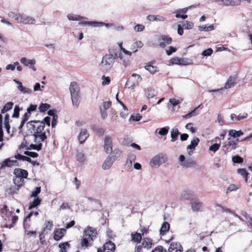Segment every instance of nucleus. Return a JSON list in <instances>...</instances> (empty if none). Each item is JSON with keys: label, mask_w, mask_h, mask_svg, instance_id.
I'll use <instances>...</instances> for the list:
<instances>
[{"label": "nucleus", "mask_w": 252, "mask_h": 252, "mask_svg": "<svg viewBox=\"0 0 252 252\" xmlns=\"http://www.w3.org/2000/svg\"><path fill=\"white\" fill-rule=\"evenodd\" d=\"M97 234L96 228L88 226L84 230L83 236L81 241V246L88 248L92 246L94 240L96 238Z\"/></svg>", "instance_id": "1"}, {"label": "nucleus", "mask_w": 252, "mask_h": 252, "mask_svg": "<svg viewBox=\"0 0 252 252\" xmlns=\"http://www.w3.org/2000/svg\"><path fill=\"white\" fill-rule=\"evenodd\" d=\"M115 58L112 54H106L102 58L100 66L103 71L109 70L114 63Z\"/></svg>", "instance_id": "2"}, {"label": "nucleus", "mask_w": 252, "mask_h": 252, "mask_svg": "<svg viewBox=\"0 0 252 252\" xmlns=\"http://www.w3.org/2000/svg\"><path fill=\"white\" fill-rule=\"evenodd\" d=\"M9 15L12 16L15 20L19 23L24 24H34L35 22V20L34 18L20 13L15 14L13 12H11L9 14Z\"/></svg>", "instance_id": "3"}, {"label": "nucleus", "mask_w": 252, "mask_h": 252, "mask_svg": "<svg viewBox=\"0 0 252 252\" xmlns=\"http://www.w3.org/2000/svg\"><path fill=\"white\" fill-rule=\"evenodd\" d=\"M141 242V245L135 247V252H141L143 248L147 250L150 249L153 245V240L150 238L144 237Z\"/></svg>", "instance_id": "4"}, {"label": "nucleus", "mask_w": 252, "mask_h": 252, "mask_svg": "<svg viewBox=\"0 0 252 252\" xmlns=\"http://www.w3.org/2000/svg\"><path fill=\"white\" fill-rule=\"evenodd\" d=\"M32 125L33 129V134H42L45 133L43 132L44 129V123H40L39 121H31L28 123Z\"/></svg>", "instance_id": "5"}, {"label": "nucleus", "mask_w": 252, "mask_h": 252, "mask_svg": "<svg viewBox=\"0 0 252 252\" xmlns=\"http://www.w3.org/2000/svg\"><path fill=\"white\" fill-rule=\"evenodd\" d=\"M230 140V139H228ZM239 142V139H237L236 140H229L227 143H224L222 146V150L225 153L227 154L232 150H235L237 148V143Z\"/></svg>", "instance_id": "6"}, {"label": "nucleus", "mask_w": 252, "mask_h": 252, "mask_svg": "<svg viewBox=\"0 0 252 252\" xmlns=\"http://www.w3.org/2000/svg\"><path fill=\"white\" fill-rule=\"evenodd\" d=\"M167 159L166 156L162 154L158 155L154 157L151 161V164L153 166H159L160 164L164 163Z\"/></svg>", "instance_id": "7"}, {"label": "nucleus", "mask_w": 252, "mask_h": 252, "mask_svg": "<svg viewBox=\"0 0 252 252\" xmlns=\"http://www.w3.org/2000/svg\"><path fill=\"white\" fill-rule=\"evenodd\" d=\"M159 40H161L159 43V46L162 48H164L167 45L170 44L172 42V38L166 35H160Z\"/></svg>", "instance_id": "8"}, {"label": "nucleus", "mask_w": 252, "mask_h": 252, "mask_svg": "<svg viewBox=\"0 0 252 252\" xmlns=\"http://www.w3.org/2000/svg\"><path fill=\"white\" fill-rule=\"evenodd\" d=\"M112 140L111 137L106 135L104 138V149L107 153H110L112 151Z\"/></svg>", "instance_id": "9"}, {"label": "nucleus", "mask_w": 252, "mask_h": 252, "mask_svg": "<svg viewBox=\"0 0 252 252\" xmlns=\"http://www.w3.org/2000/svg\"><path fill=\"white\" fill-rule=\"evenodd\" d=\"M27 142H26L25 143L23 142L21 145V147L22 148H25V149L27 150H30L31 149L35 150L37 151H40L42 149V143H39L37 144V143H35L34 144H31L29 146L27 145Z\"/></svg>", "instance_id": "10"}, {"label": "nucleus", "mask_w": 252, "mask_h": 252, "mask_svg": "<svg viewBox=\"0 0 252 252\" xmlns=\"http://www.w3.org/2000/svg\"><path fill=\"white\" fill-rule=\"evenodd\" d=\"M17 161L16 160H10L7 158L3 160L0 164V170L4 169L6 167H11L14 165H17Z\"/></svg>", "instance_id": "11"}, {"label": "nucleus", "mask_w": 252, "mask_h": 252, "mask_svg": "<svg viewBox=\"0 0 252 252\" xmlns=\"http://www.w3.org/2000/svg\"><path fill=\"white\" fill-rule=\"evenodd\" d=\"M66 230L65 228H58L54 231V239L56 241H59L66 234Z\"/></svg>", "instance_id": "12"}, {"label": "nucleus", "mask_w": 252, "mask_h": 252, "mask_svg": "<svg viewBox=\"0 0 252 252\" xmlns=\"http://www.w3.org/2000/svg\"><path fill=\"white\" fill-rule=\"evenodd\" d=\"M183 248L182 246L177 243L172 242L170 244L167 252H182Z\"/></svg>", "instance_id": "13"}, {"label": "nucleus", "mask_w": 252, "mask_h": 252, "mask_svg": "<svg viewBox=\"0 0 252 252\" xmlns=\"http://www.w3.org/2000/svg\"><path fill=\"white\" fill-rule=\"evenodd\" d=\"M71 96L80 94V89L76 82H72L69 87Z\"/></svg>", "instance_id": "14"}, {"label": "nucleus", "mask_w": 252, "mask_h": 252, "mask_svg": "<svg viewBox=\"0 0 252 252\" xmlns=\"http://www.w3.org/2000/svg\"><path fill=\"white\" fill-rule=\"evenodd\" d=\"M116 159V158L111 156H108L102 164V168L103 169H109L112 165L113 161Z\"/></svg>", "instance_id": "15"}, {"label": "nucleus", "mask_w": 252, "mask_h": 252, "mask_svg": "<svg viewBox=\"0 0 252 252\" xmlns=\"http://www.w3.org/2000/svg\"><path fill=\"white\" fill-rule=\"evenodd\" d=\"M32 135L34 137V142L37 144L42 143L41 142H44L47 139V136L45 133L33 134Z\"/></svg>", "instance_id": "16"}, {"label": "nucleus", "mask_w": 252, "mask_h": 252, "mask_svg": "<svg viewBox=\"0 0 252 252\" xmlns=\"http://www.w3.org/2000/svg\"><path fill=\"white\" fill-rule=\"evenodd\" d=\"M14 174L17 177H20L22 179L27 178L28 176V172L25 169L20 168L15 169L14 171Z\"/></svg>", "instance_id": "17"}, {"label": "nucleus", "mask_w": 252, "mask_h": 252, "mask_svg": "<svg viewBox=\"0 0 252 252\" xmlns=\"http://www.w3.org/2000/svg\"><path fill=\"white\" fill-rule=\"evenodd\" d=\"M89 136L87 129H83L81 130L78 138L80 144L83 143Z\"/></svg>", "instance_id": "18"}, {"label": "nucleus", "mask_w": 252, "mask_h": 252, "mask_svg": "<svg viewBox=\"0 0 252 252\" xmlns=\"http://www.w3.org/2000/svg\"><path fill=\"white\" fill-rule=\"evenodd\" d=\"M104 252H114L115 244L111 241L106 242L103 246Z\"/></svg>", "instance_id": "19"}, {"label": "nucleus", "mask_w": 252, "mask_h": 252, "mask_svg": "<svg viewBox=\"0 0 252 252\" xmlns=\"http://www.w3.org/2000/svg\"><path fill=\"white\" fill-rule=\"evenodd\" d=\"M191 205L193 211L195 212H198L200 211L201 208L202 207V203L199 201L198 198L195 199L194 201H192L191 202Z\"/></svg>", "instance_id": "20"}, {"label": "nucleus", "mask_w": 252, "mask_h": 252, "mask_svg": "<svg viewBox=\"0 0 252 252\" xmlns=\"http://www.w3.org/2000/svg\"><path fill=\"white\" fill-rule=\"evenodd\" d=\"M131 241L137 244H139L142 240V234L138 232H132L131 234Z\"/></svg>", "instance_id": "21"}, {"label": "nucleus", "mask_w": 252, "mask_h": 252, "mask_svg": "<svg viewBox=\"0 0 252 252\" xmlns=\"http://www.w3.org/2000/svg\"><path fill=\"white\" fill-rule=\"evenodd\" d=\"M16 82L18 85V89L22 93L24 94H30L32 93V90L23 86L21 82L16 81Z\"/></svg>", "instance_id": "22"}, {"label": "nucleus", "mask_w": 252, "mask_h": 252, "mask_svg": "<svg viewBox=\"0 0 252 252\" xmlns=\"http://www.w3.org/2000/svg\"><path fill=\"white\" fill-rule=\"evenodd\" d=\"M170 62L173 64L186 65V61L183 58L174 57L170 59Z\"/></svg>", "instance_id": "23"}, {"label": "nucleus", "mask_w": 252, "mask_h": 252, "mask_svg": "<svg viewBox=\"0 0 252 252\" xmlns=\"http://www.w3.org/2000/svg\"><path fill=\"white\" fill-rule=\"evenodd\" d=\"M145 68L151 74H155L158 71V68L157 66L153 65L152 63H148Z\"/></svg>", "instance_id": "24"}, {"label": "nucleus", "mask_w": 252, "mask_h": 252, "mask_svg": "<svg viewBox=\"0 0 252 252\" xmlns=\"http://www.w3.org/2000/svg\"><path fill=\"white\" fill-rule=\"evenodd\" d=\"M72 105L76 108H78L81 102V97L80 94L77 95H74L71 96Z\"/></svg>", "instance_id": "25"}, {"label": "nucleus", "mask_w": 252, "mask_h": 252, "mask_svg": "<svg viewBox=\"0 0 252 252\" xmlns=\"http://www.w3.org/2000/svg\"><path fill=\"white\" fill-rule=\"evenodd\" d=\"M248 114L247 113L244 112L243 114H240L238 115H236L235 114H232L230 116L231 119L232 121L236 120L238 121H239L241 120H243L248 117Z\"/></svg>", "instance_id": "26"}, {"label": "nucleus", "mask_w": 252, "mask_h": 252, "mask_svg": "<svg viewBox=\"0 0 252 252\" xmlns=\"http://www.w3.org/2000/svg\"><path fill=\"white\" fill-rule=\"evenodd\" d=\"M147 19L150 21H164L166 20L164 17L160 15H149Z\"/></svg>", "instance_id": "27"}, {"label": "nucleus", "mask_w": 252, "mask_h": 252, "mask_svg": "<svg viewBox=\"0 0 252 252\" xmlns=\"http://www.w3.org/2000/svg\"><path fill=\"white\" fill-rule=\"evenodd\" d=\"M243 134L244 133L241 130L237 131L235 129H230L228 131V135L233 138L239 137L243 135Z\"/></svg>", "instance_id": "28"}, {"label": "nucleus", "mask_w": 252, "mask_h": 252, "mask_svg": "<svg viewBox=\"0 0 252 252\" xmlns=\"http://www.w3.org/2000/svg\"><path fill=\"white\" fill-rule=\"evenodd\" d=\"M79 25H89L92 27H100L103 25V23L102 22H79Z\"/></svg>", "instance_id": "29"}, {"label": "nucleus", "mask_w": 252, "mask_h": 252, "mask_svg": "<svg viewBox=\"0 0 252 252\" xmlns=\"http://www.w3.org/2000/svg\"><path fill=\"white\" fill-rule=\"evenodd\" d=\"M170 228V224L167 221H164L161 225L160 229V234L161 235H164L166 232L168 231Z\"/></svg>", "instance_id": "30"}, {"label": "nucleus", "mask_w": 252, "mask_h": 252, "mask_svg": "<svg viewBox=\"0 0 252 252\" xmlns=\"http://www.w3.org/2000/svg\"><path fill=\"white\" fill-rule=\"evenodd\" d=\"M220 1L226 6L239 5V0H220Z\"/></svg>", "instance_id": "31"}, {"label": "nucleus", "mask_w": 252, "mask_h": 252, "mask_svg": "<svg viewBox=\"0 0 252 252\" xmlns=\"http://www.w3.org/2000/svg\"><path fill=\"white\" fill-rule=\"evenodd\" d=\"M143 45V43L141 41H137L131 45L130 49L133 53H135L137 51L138 48H141Z\"/></svg>", "instance_id": "32"}, {"label": "nucleus", "mask_w": 252, "mask_h": 252, "mask_svg": "<svg viewBox=\"0 0 252 252\" xmlns=\"http://www.w3.org/2000/svg\"><path fill=\"white\" fill-rule=\"evenodd\" d=\"M13 182L15 185L18 188V189L23 186L25 183L24 180L20 177H17L16 176L15 178L13 179Z\"/></svg>", "instance_id": "33"}, {"label": "nucleus", "mask_w": 252, "mask_h": 252, "mask_svg": "<svg viewBox=\"0 0 252 252\" xmlns=\"http://www.w3.org/2000/svg\"><path fill=\"white\" fill-rule=\"evenodd\" d=\"M156 94L157 93L155 91V90L153 88H152L151 87L148 88L145 90V95L148 98L153 97L154 96L156 95Z\"/></svg>", "instance_id": "34"}, {"label": "nucleus", "mask_w": 252, "mask_h": 252, "mask_svg": "<svg viewBox=\"0 0 252 252\" xmlns=\"http://www.w3.org/2000/svg\"><path fill=\"white\" fill-rule=\"evenodd\" d=\"M21 63L26 66H29L30 65H34L35 63V60L34 59L28 60L25 57H23L20 60Z\"/></svg>", "instance_id": "35"}, {"label": "nucleus", "mask_w": 252, "mask_h": 252, "mask_svg": "<svg viewBox=\"0 0 252 252\" xmlns=\"http://www.w3.org/2000/svg\"><path fill=\"white\" fill-rule=\"evenodd\" d=\"M180 134L178 128H173L171 131V142H175Z\"/></svg>", "instance_id": "36"}, {"label": "nucleus", "mask_w": 252, "mask_h": 252, "mask_svg": "<svg viewBox=\"0 0 252 252\" xmlns=\"http://www.w3.org/2000/svg\"><path fill=\"white\" fill-rule=\"evenodd\" d=\"M41 202V199L39 197L35 198L33 201L30 204L29 210H31L38 206Z\"/></svg>", "instance_id": "37"}, {"label": "nucleus", "mask_w": 252, "mask_h": 252, "mask_svg": "<svg viewBox=\"0 0 252 252\" xmlns=\"http://www.w3.org/2000/svg\"><path fill=\"white\" fill-rule=\"evenodd\" d=\"M13 105L14 103L12 102H8L6 103L4 105L3 108L1 109V113L2 114H4L6 112L8 111L9 110H11L12 108Z\"/></svg>", "instance_id": "38"}, {"label": "nucleus", "mask_w": 252, "mask_h": 252, "mask_svg": "<svg viewBox=\"0 0 252 252\" xmlns=\"http://www.w3.org/2000/svg\"><path fill=\"white\" fill-rule=\"evenodd\" d=\"M199 142V139L197 137H195L193 140L191 141L190 144L187 146L188 149H193L197 145Z\"/></svg>", "instance_id": "39"}, {"label": "nucleus", "mask_w": 252, "mask_h": 252, "mask_svg": "<svg viewBox=\"0 0 252 252\" xmlns=\"http://www.w3.org/2000/svg\"><path fill=\"white\" fill-rule=\"evenodd\" d=\"M235 84L234 79L232 77H229L227 79L224 88L229 89L233 87Z\"/></svg>", "instance_id": "40"}, {"label": "nucleus", "mask_w": 252, "mask_h": 252, "mask_svg": "<svg viewBox=\"0 0 252 252\" xmlns=\"http://www.w3.org/2000/svg\"><path fill=\"white\" fill-rule=\"evenodd\" d=\"M135 85L136 83L133 80V78L132 77L128 79L126 84V87L130 89H134Z\"/></svg>", "instance_id": "41"}, {"label": "nucleus", "mask_w": 252, "mask_h": 252, "mask_svg": "<svg viewBox=\"0 0 252 252\" xmlns=\"http://www.w3.org/2000/svg\"><path fill=\"white\" fill-rule=\"evenodd\" d=\"M182 26L186 29H191L194 26L193 22L188 21H184L181 22Z\"/></svg>", "instance_id": "42"}, {"label": "nucleus", "mask_w": 252, "mask_h": 252, "mask_svg": "<svg viewBox=\"0 0 252 252\" xmlns=\"http://www.w3.org/2000/svg\"><path fill=\"white\" fill-rule=\"evenodd\" d=\"M237 172L243 176L246 182H247L248 172L245 168H239L237 170Z\"/></svg>", "instance_id": "43"}, {"label": "nucleus", "mask_w": 252, "mask_h": 252, "mask_svg": "<svg viewBox=\"0 0 252 252\" xmlns=\"http://www.w3.org/2000/svg\"><path fill=\"white\" fill-rule=\"evenodd\" d=\"M50 107L51 105L49 104L42 103L38 107V109L40 112H45Z\"/></svg>", "instance_id": "44"}, {"label": "nucleus", "mask_w": 252, "mask_h": 252, "mask_svg": "<svg viewBox=\"0 0 252 252\" xmlns=\"http://www.w3.org/2000/svg\"><path fill=\"white\" fill-rule=\"evenodd\" d=\"M0 210L1 213L5 215L6 217L10 216L12 214V212L9 211L8 207L6 205H3Z\"/></svg>", "instance_id": "45"}, {"label": "nucleus", "mask_w": 252, "mask_h": 252, "mask_svg": "<svg viewBox=\"0 0 252 252\" xmlns=\"http://www.w3.org/2000/svg\"><path fill=\"white\" fill-rule=\"evenodd\" d=\"M67 17L69 20L72 21H79L82 18V16L73 14H68Z\"/></svg>", "instance_id": "46"}, {"label": "nucleus", "mask_w": 252, "mask_h": 252, "mask_svg": "<svg viewBox=\"0 0 252 252\" xmlns=\"http://www.w3.org/2000/svg\"><path fill=\"white\" fill-rule=\"evenodd\" d=\"M15 158L17 159H18L19 160H22L23 161H27L28 162H32L31 158L28 157V156H24L23 155H21L20 154H17L15 155Z\"/></svg>", "instance_id": "47"}, {"label": "nucleus", "mask_w": 252, "mask_h": 252, "mask_svg": "<svg viewBox=\"0 0 252 252\" xmlns=\"http://www.w3.org/2000/svg\"><path fill=\"white\" fill-rule=\"evenodd\" d=\"M59 247L61 249V252H66V249L67 248L70 247V245L67 242H66L60 244Z\"/></svg>", "instance_id": "48"}, {"label": "nucleus", "mask_w": 252, "mask_h": 252, "mask_svg": "<svg viewBox=\"0 0 252 252\" xmlns=\"http://www.w3.org/2000/svg\"><path fill=\"white\" fill-rule=\"evenodd\" d=\"M41 192V187H37L35 188H34V190L32 192V193L31 194V197H38L37 195L38 194H39Z\"/></svg>", "instance_id": "49"}, {"label": "nucleus", "mask_w": 252, "mask_h": 252, "mask_svg": "<svg viewBox=\"0 0 252 252\" xmlns=\"http://www.w3.org/2000/svg\"><path fill=\"white\" fill-rule=\"evenodd\" d=\"M18 190V188L16 186H12L7 189L6 191L9 194H13L14 193H16Z\"/></svg>", "instance_id": "50"}, {"label": "nucleus", "mask_w": 252, "mask_h": 252, "mask_svg": "<svg viewBox=\"0 0 252 252\" xmlns=\"http://www.w3.org/2000/svg\"><path fill=\"white\" fill-rule=\"evenodd\" d=\"M187 9H182L178 12V13L176 14L175 17L176 18H181L183 19H185L187 18L188 15L183 14L182 16H180V13H186L187 12Z\"/></svg>", "instance_id": "51"}, {"label": "nucleus", "mask_w": 252, "mask_h": 252, "mask_svg": "<svg viewBox=\"0 0 252 252\" xmlns=\"http://www.w3.org/2000/svg\"><path fill=\"white\" fill-rule=\"evenodd\" d=\"M53 227V223L52 221H46L45 223V226L43 228L44 231L46 230H51Z\"/></svg>", "instance_id": "52"}, {"label": "nucleus", "mask_w": 252, "mask_h": 252, "mask_svg": "<svg viewBox=\"0 0 252 252\" xmlns=\"http://www.w3.org/2000/svg\"><path fill=\"white\" fill-rule=\"evenodd\" d=\"M169 129V127L168 126L164 127L159 130L158 133L161 135H166L168 133Z\"/></svg>", "instance_id": "53"}, {"label": "nucleus", "mask_w": 252, "mask_h": 252, "mask_svg": "<svg viewBox=\"0 0 252 252\" xmlns=\"http://www.w3.org/2000/svg\"><path fill=\"white\" fill-rule=\"evenodd\" d=\"M76 159L79 162L84 161L85 159V157L84 154H83L81 152L77 153V154L76 155Z\"/></svg>", "instance_id": "54"}, {"label": "nucleus", "mask_w": 252, "mask_h": 252, "mask_svg": "<svg viewBox=\"0 0 252 252\" xmlns=\"http://www.w3.org/2000/svg\"><path fill=\"white\" fill-rule=\"evenodd\" d=\"M152 252H167L166 249H164L162 246H158L156 247Z\"/></svg>", "instance_id": "55"}, {"label": "nucleus", "mask_w": 252, "mask_h": 252, "mask_svg": "<svg viewBox=\"0 0 252 252\" xmlns=\"http://www.w3.org/2000/svg\"><path fill=\"white\" fill-rule=\"evenodd\" d=\"M24 154L33 158H37L38 156V154L37 153L28 151H25Z\"/></svg>", "instance_id": "56"}, {"label": "nucleus", "mask_w": 252, "mask_h": 252, "mask_svg": "<svg viewBox=\"0 0 252 252\" xmlns=\"http://www.w3.org/2000/svg\"><path fill=\"white\" fill-rule=\"evenodd\" d=\"M232 161L234 163H241L243 162V159L239 156H236L232 158Z\"/></svg>", "instance_id": "57"}, {"label": "nucleus", "mask_w": 252, "mask_h": 252, "mask_svg": "<svg viewBox=\"0 0 252 252\" xmlns=\"http://www.w3.org/2000/svg\"><path fill=\"white\" fill-rule=\"evenodd\" d=\"M20 108L19 106L16 105L14 109V113L12 115V117L13 118H18L19 117V112H20Z\"/></svg>", "instance_id": "58"}, {"label": "nucleus", "mask_w": 252, "mask_h": 252, "mask_svg": "<svg viewBox=\"0 0 252 252\" xmlns=\"http://www.w3.org/2000/svg\"><path fill=\"white\" fill-rule=\"evenodd\" d=\"M220 147V145L219 144H214L212 145L209 147V150L211 151H213L214 152H216L217 151H218Z\"/></svg>", "instance_id": "59"}, {"label": "nucleus", "mask_w": 252, "mask_h": 252, "mask_svg": "<svg viewBox=\"0 0 252 252\" xmlns=\"http://www.w3.org/2000/svg\"><path fill=\"white\" fill-rule=\"evenodd\" d=\"M177 51V49L175 47H174L173 46H169L166 50V53L167 55L170 56L173 53Z\"/></svg>", "instance_id": "60"}, {"label": "nucleus", "mask_w": 252, "mask_h": 252, "mask_svg": "<svg viewBox=\"0 0 252 252\" xmlns=\"http://www.w3.org/2000/svg\"><path fill=\"white\" fill-rule=\"evenodd\" d=\"M102 85L104 86L106 85H108L110 83V79L109 77H106L104 75H103L102 77Z\"/></svg>", "instance_id": "61"}, {"label": "nucleus", "mask_w": 252, "mask_h": 252, "mask_svg": "<svg viewBox=\"0 0 252 252\" xmlns=\"http://www.w3.org/2000/svg\"><path fill=\"white\" fill-rule=\"evenodd\" d=\"M213 52V50L211 48H208L207 49L205 50L203 53L202 55L204 56H209L212 54Z\"/></svg>", "instance_id": "62"}, {"label": "nucleus", "mask_w": 252, "mask_h": 252, "mask_svg": "<svg viewBox=\"0 0 252 252\" xmlns=\"http://www.w3.org/2000/svg\"><path fill=\"white\" fill-rule=\"evenodd\" d=\"M37 105L34 104H31L30 106L27 108V112L28 113L31 114L33 111H35L36 110Z\"/></svg>", "instance_id": "63"}, {"label": "nucleus", "mask_w": 252, "mask_h": 252, "mask_svg": "<svg viewBox=\"0 0 252 252\" xmlns=\"http://www.w3.org/2000/svg\"><path fill=\"white\" fill-rule=\"evenodd\" d=\"M238 188L234 184H231L227 189V192L236 190Z\"/></svg>", "instance_id": "64"}]
</instances>
